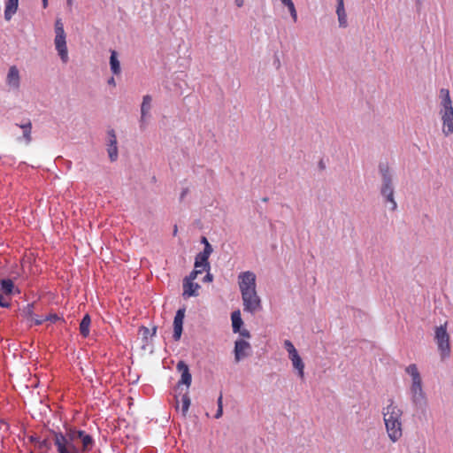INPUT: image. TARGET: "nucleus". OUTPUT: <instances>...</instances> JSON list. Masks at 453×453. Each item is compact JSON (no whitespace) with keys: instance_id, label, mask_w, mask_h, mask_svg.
Masks as SVG:
<instances>
[{"instance_id":"obj_10","label":"nucleus","mask_w":453,"mask_h":453,"mask_svg":"<svg viewBox=\"0 0 453 453\" xmlns=\"http://www.w3.org/2000/svg\"><path fill=\"white\" fill-rule=\"evenodd\" d=\"M256 279V274L251 271L241 273L238 275V285L241 294L257 290Z\"/></svg>"},{"instance_id":"obj_38","label":"nucleus","mask_w":453,"mask_h":453,"mask_svg":"<svg viewBox=\"0 0 453 453\" xmlns=\"http://www.w3.org/2000/svg\"><path fill=\"white\" fill-rule=\"evenodd\" d=\"M207 273L203 278L204 282H211L213 280V275L210 273V271H206Z\"/></svg>"},{"instance_id":"obj_36","label":"nucleus","mask_w":453,"mask_h":453,"mask_svg":"<svg viewBox=\"0 0 453 453\" xmlns=\"http://www.w3.org/2000/svg\"><path fill=\"white\" fill-rule=\"evenodd\" d=\"M44 319H45V321H50L52 323H55L57 321L60 320L61 319L58 315L54 313V314H49V315L45 316Z\"/></svg>"},{"instance_id":"obj_43","label":"nucleus","mask_w":453,"mask_h":453,"mask_svg":"<svg viewBox=\"0 0 453 453\" xmlns=\"http://www.w3.org/2000/svg\"><path fill=\"white\" fill-rule=\"evenodd\" d=\"M29 441H32V442H38L39 443L40 439L38 437H36V436H30Z\"/></svg>"},{"instance_id":"obj_1","label":"nucleus","mask_w":453,"mask_h":453,"mask_svg":"<svg viewBox=\"0 0 453 453\" xmlns=\"http://www.w3.org/2000/svg\"><path fill=\"white\" fill-rule=\"evenodd\" d=\"M385 428L392 442L398 441L403 436V411L395 404L394 399L388 400V403L381 411Z\"/></svg>"},{"instance_id":"obj_11","label":"nucleus","mask_w":453,"mask_h":453,"mask_svg":"<svg viewBox=\"0 0 453 453\" xmlns=\"http://www.w3.org/2000/svg\"><path fill=\"white\" fill-rule=\"evenodd\" d=\"M108 140L106 142L107 153L111 162H115L119 157L118 141L114 129L107 131Z\"/></svg>"},{"instance_id":"obj_46","label":"nucleus","mask_w":453,"mask_h":453,"mask_svg":"<svg viewBox=\"0 0 453 453\" xmlns=\"http://www.w3.org/2000/svg\"><path fill=\"white\" fill-rule=\"evenodd\" d=\"M42 7L47 8L48 6V0H42Z\"/></svg>"},{"instance_id":"obj_7","label":"nucleus","mask_w":453,"mask_h":453,"mask_svg":"<svg viewBox=\"0 0 453 453\" xmlns=\"http://www.w3.org/2000/svg\"><path fill=\"white\" fill-rule=\"evenodd\" d=\"M379 173L381 176V196H388V195H395V188L393 184V172L387 162L380 163Z\"/></svg>"},{"instance_id":"obj_15","label":"nucleus","mask_w":453,"mask_h":453,"mask_svg":"<svg viewBox=\"0 0 453 453\" xmlns=\"http://www.w3.org/2000/svg\"><path fill=\"white\" fill-rule=\"evenodd\" d=\"M6 84L12 89H19L20 86L19 71L16 65H12L6 76Z\"/></svg>"},{"instance_id":"obj_30","label":"nucleus","mask_w":453,"mask_h":453,"mask_svg":"<svg viewBox=\"0 0 453 453\" xmlns=\"http://www.w3.org/2000/svg\"><path fill=\"white\" fill-rule=\"evenodd\" d=\"M181 403H182V406H181L182 413L185 415L190 406V398H189L188 393H186L182 395Z\"/></svg>"},{"instance_id":"obj_33","label":"nucleus","mask_w":453,"mask_h":453,"mask_svg":"<svg viewBox=\"0 0 453 453\" xmlns=\"http://www.w3.org/2000/svg\"><path fill=\"white\" fill-rule=\"evenodd\" d=\"M11 306L10 296L0 293V307L9 308Z\"/></svg>"},{"instance_id":"obj_27","label":"nucleus","mask_w":453,"mask_h":453,"mask_svg":"<svg viewBox=\"0 0 453 453\" xmlns=\"http://www.w3.org/2000/svg\"><path fill=\"white\" fill-rule=\"evenodd\" d=\"M34 310H35V303H27L23 309L21 310V315L24 319H27L28 322L30 319H34Z\"/></svg>"},{"instance_id":"obj_3","label":"nucleus","mask_w":453,"mask_h":453,"mask_svg":"<svg viewBox=\"0 0 453 453\" xmlns=\"http://www.w3.org/2000/svg\"><path fill=\"white\" fill-rule=\"evenodd\" d=\"M405 372L409 374L411 379L410 395L412 403L416 407L425 406L426 404V396L423 389L422 379L417 365H409L405 368Z\"/></svg>"},{"instance_id":"obj_24","label":"nucleus","mask_w":453,"mask_h":453,"mask_svg":"<svg viewBox=\"0 0 453 453\" xmlns=\"http://www.w3.org/2000/svg\"><path fill=\"white\" fill-rule=\"evenodd\" d=\"M195 267L201 269L203 272L210 271L211 265L209 263V258L204 257L203 256L198 253L195 258Z\"/></svg>"},{"instance_id":"obj_47","label":"nucleus","mask_w":453,"mask_h":453,"mask_svg":"<svg viewBox=\"0 0 453 453\" xmlns=\"http://www.w3.org/2000/svg\"><path fill=\"white\" fill-rule=\"evenodd\" d=\"M187 192H188V189H184V190L182 191L181 196H180V198H181V199L185 196V195L187 194Z\"/></svg>"},{"instance_id":"obj_42","label":"nucleus","mask_w":453,"mask_h":453,"mask_svg":"<svg viewBox=\"0 0 453 453\" xmlns=\"http://www.w3.org/2000/svg\"><path fill=\"white\" fill-rule=\"evenodd\" d=\"M234 4L237 7H242L244 4V0H234Z\"/></svg>"},{"instance_id":"obj_8","label":"nucleus","mask_w":453,"mask_h":453,"mask_svg":"<svg viewBox=\"0 0 453 453\" xmlns=\"http://www.w3.org/2000/svg\"><path fill=\"white\" fill-rule=\"evenodd\" d=\"M242 299L244 311L254 314L262 308L261 299L258 296L257 290L242 293Z\"/></svg>"},{"instance_id":"obj_48","label":"nucleus","mask_w":453,"mask_h":453,"mask_svg":"<svg viewBox=\"0 0 453 453\" xmlns=\"http://www.w3.org/2000/svg\"><path fill=\"white\" fill-rule=\"evenodd\" d=\"M68 5H72L73 0H66Z\"/></svg>"},{"instance_id":"obj_4","label":"nucleus","mask_w":453,"mask_h":453,"mask_svg":"<svg viewBox=\"0 0 453 453\" xmlns=\"http://www.w3.org/2000/svg\"><path fill=\"white\" fill-rule=\"evenodd\" d=\"M53 443L57 453H82L78 444L74 441L68 429L65 433L56 432L53 434Z\"/></svg>"},{"instance_id":"obj_12","label":"nucleus","mask_w":453,"mask_h":453,"mask_svg":"<svg viewBox=\"0 0 453 453\" xmlns=\"http://www.w3.org/2000/svg\"><path fill=\"white\" fill-rule=\"evenodd\" d=\"M152 106V97L150 95H146L142 97V103L141 105V118H140V127L144 129L147 126L148 119L150 118V110Z\"/></svg>"},{"instance_id":"obj_34","label":"nucleus","mask_w":453,"mask_h":453,"mask_svg":"<svg viewBox=\"0 0 453 453\" xmlns=\"http://www.w3.org/2000/svg\"><path fill=\"white\" fill-rule=\"evenodd\" d=\"M202 273L203 271L201 269L195 267L194 270L189 273V275L187 276L184 280L194 281L196 279L197 275Z\"/></svg>"},{"instance_id":"obj_29","label":"nucleus","mask_w":453,"mask_h":453,"mask_svg":"<svg viewBox=\"0 0 453 453\" xmlns=\"http://www.w3.org/2000/svg\"><path fill=\"white\" fill-rule=\"evenodd\" d=\"M384 199V202L387 203H389V210L391 211H395L397 209V203L395 199V195H388V196H382Z\"/></svg>"},{"instance_id":"obj_37","label":"nucleus","mask_w":453,"mask_h":453,"mask_svg":"<svg viewBox=\"0 0 453 453\" xmlns=\"http://www.w3.org/2000/svg\"><path fill=\"white\" fill-rule=\"evenodd\" d=\"M240 336L243 337V338H250V333L245 329V328H240V331L237 332Z\"/></svg>"},{"instance_id":"obj_28","label":"nucleus","mask_w":453,"mask_h":453,"mask_svg":"<svg viewBox=\"0 0 453 453\" xmlns=\"http://www.w3.org/2000/svg\"><path fill=\"white\" fill-rule=\"evenodd\" d=\"M282 4L288 7L290 16L294 22L297 21V12L292 0H280Z\"/></svg>"},{"instance_id":"obj_13","label":"nucleus","mask_w":453,"mask_h":453,"mask_svg":"<svg viewBox=\"0 0 453 453\" xmlns=\"http://www.w3.org/2000/svg\"><path fill=\"white\" fill-rule=\"evenodd\" d=\"M251 351V346L250 342L245 340H237L234 343V359L235 362H240L242 359L247 357Z\"/></svg>"},{"instance_id":"obj_16","label":"nucleus","mask_w":453,"mask_h":453,"mask_svg":"<svg viewBox=\"0 0 453 453\" xmlns=\"http://www.w3.org/2000/svg\"><path fill=\"white\" fill-rule=\"evenodd\" d=\"M176 368L181 373L180 380L178 384H184L187 388H189L192 382V376L189 372L188 365L184 361H179Z\"/></svg>"},{"instance_id":"obj_25","label":"nucleus","mask_w":453,"mask_h":453,"mask_svg":"<svg viewBox=\"0 0 453 453\" xmlns=\"http://www.w3.org/2000/svg\"><path fill=\"white\" fill-rule=\"evenodd\" d=\"M90 323H91L90 316L88 314H86L82 318V319L80 323V333L83 337L88 336L89 332H90V330H89Z\"/></svg>"},{"instance_id":"obj_44","label":"nucleus","mask_w":453,"mask_h":453,"mask_svg":"<svg viewBox=\"0 0 453 453\" xmlns=\"http://www.w3.org/2000/svg\"><path fill=\"white\" fill-rule=\"evenodd\" d=\"M108 84H109V85H111V86H115V85H116V82H115V80H114V78H113V77H111V78H110V79L108 80Z\"/></svg>"},{"instance_id":"obj_39","label":"nucleus","mask_w":453,"mask_h":453,"mask_svg":"<svg viewBox=\"0 0 453 453\" xmlns=\"http://www.w3.org/2000/svg\"><path fill=\"white\" fill-rule=\"evenodd\" d=\"M223 415V407L219 406L215 414V418H219Z\"/></svg>"},{"instance_id":"obj_26","label":"nucleus","mask_w":453,"mask_h":453,"mask_svg":"<svg viewBox=\"0 0 453 453\" xmlns=\"http://www.w3.org/2000/svg\"><path fill=\"white\" fill-rule=\"evenodd\" d=\"M110 66L111 71L113 74L118 75L121 72L120 63L117 58V53L115 50H112L110 57Z\"/></svg>"},{"instance_id":"obj_40","label":"nucleus","mask_w":453,"mask_h":453,"mask_svg":"<svg viewBox=\"0 0 453 453\" xmlns=\"http://www.w3.org/2000/svg\"><path fill=\"white\" fill-rule=\"evenodd\" d=\"M38 444H39V448H47L48 441L47 440L39 441Z\"/></svg>"},{"instance_id":"obj_32","label":"nucleus","mask_w":453,"mask_h":453,"mask_svg":"<svg viewBox=\"0 0 453 453\" xmlns=\"http://www.w3.org/2000/svg\"><path fill=\"white\" fill-rule=\"evenodd\" d=\"M45 321L44 317L38 316L34 314V319H30L28 321L29 326H32L33 325L40 326Z\"/></svg>"},{"instance_id":"obj_2","label":"nucleus","mask_w":453,"mask_h":453,"mask_svg":"<svg viewBox=\"0 0 453 453\" xmlns=\"http://www.w3.org/2000/svg\"><path fill=\"white\" fill-rule=\"evenodd\" d=\"M439 115L442 122V133L445 136L453 134V103L448 88H441L439 92Z\"/></svg>"},{"instance_id":"obj_21","label":"nucleus","mask_w":453,"mask_h":453,"mask_svg":"<svg viewBox=\"0 0 453 453\" xmlns=\"http://www.w3.org/2000/svg\"><path fill=\"white\" fill-rule=\"evenodd\" d=\"M288 358L290 359L293 368L296 371L297 375L300 379L304 378V363L303 359L301 358L299 353H296L292 356H289Z\"/></svg>"},{"instance_id":"obj_18","label":"nucleus","mask_w":453,"mask_h":453,"mask_svg":"<svg viewBox=\"0 0 453 453\" xmlns=\"http://www.w3.org/2000/svg\"><path fill=\"white\" fill-rule=\"evenodd\" d=\"M0 293L11 296L13 294H19V290L15 287L12 280L0 279Z\"/></svg>"},{"instance_id":"obj_23","label":"nucleus","mask_w":453,"mask_h":453,"mask_svg":"<svg viewBox=\"0 0 453 453\" xmlns=\"http://www.w3.org/2000/svg\"><path fill=\"white\" fill-rule=\"evenodd\" d=\"M231 320H232L233 332L236 334L238 331H240V328L243 325L241 311L239 310L232 312Z\"/></svg>"},{"instance_id":"obj_20","label":"nucleus","mask_w":453,"mask_h":453,"mask_svg":"<svg viewBox=\"0 0 453 453\" xmlns=\"http://www.w3.org/2000/svg\"><path fill=\"white\" fill-rule=\"evenodd\" d=\"M200 285L194 281L183 280V293L184 298L197 296Z\"/></svg>"},{"instance_id":"obj_19","label":"nucleus","mask_w":453,"mask_h":453,"mask_svg":"<svg viewBox=\"0 0 453 453\" xmlns=\"http://www.w3.org/2000/svg\"><path fill=\"white\" fill-rule=\"evenodd\" d=\"M336 15L341 28H346L348 27L347 13L344 7V0H336Z\"/></svg>"},{"instance_id":"obj_14","label":"nucleus","mask_w":453,"mask_h":453,"mask_svg":"<svg viewBox=\"0 0 453 453\" xmlns=\"http://www.w3.org/2000/svg\"><path fill=\"white\" fill-rule=\"evenodd\" d=\"M185 318V309H179L174 316L173 319V338L174 341H179L180 339L182 329H183V321Z\"/></svg>"},{"instance_id":"obj_17","label":"nucleus","mask_w":453,"mask_h":453,"mask_svg":"<svg viewBox=\"0 0 453 453\" xmlns=\"http://www.w3.org/2000/svg\"><path fill=\"white\" fill-rule=\"evenodd\" d=\"M22 130V136L18 137L17 140L20 142H25L27 145L32 142V123L29 119L21 124H16Z\"/></svg>"},{"instance_id":"obj_5","label":"nucleus","mask_w":453,"mask_h":453,"mask_svg":"<svg viewBox=\"0 0 453 453\" xmlns=\"http://www.w3.org/2000/svg\"><path fill=\"white\" fill-rule=\"evenodd\" d=\"M55 39L54 44L56 50L64 64H66L69 60L68 50L66 45V35L64 29V25L60 19H58L55 22Z\"/></svg>"},{"instance_id":"obj_9","label":"nucleus","mask_w":453,"mask_h":453,"mask_svg":"<svg viewBox=\"0 0 453 453\" xmlns=\"http://www.w3.org/2000/svg\"><path fill=\"white\" fill-rule=\"evenodd\" d=\"M69 430L76 443L78 441H81V447H80V449L81 450H82V453L88 452L92 449L94 446V439L90 434H87L83 430H79L75 427H70Z\"/></svg>"},{"instance_id":"obj_6","label":"nucleus","mask_w":453,"mask_h":453,"mask_svg":"<svg viewBox=\"0 0 453 453\" xmlns=\"http://www.w3.org/2000/svg\"><path fill=\"white\" fill-rule=\"evenodd\" d=\"M434 340L438 351L442 360L449 358L451 353L449 334L447 331V322L444 325L436 326L434 330Z\"/></svg>"},{"instance_id":"obj_41","label":"nucleus","mask_w":453,"mask_h":453,"mask_svg":"<svg viewBox=\"0 0 453 453\" xmlns=\"http://www.w3.org/2000/svg\"><path fill=\"white\" fill-rule=\"evenodd\" d=\"M217 404H218V407L219 406L223 407V397H222L221 394H220V395L219 396V398L217 400Z\"/></svg>"},{"instance_id":"obj_35","label":"nucleus","mask_w":453,"mask_h":453,"mask_svg":"<svg viewBox=\"0 0 453 453\" xmlns=\"http://www.w3.org/2000/svg\"><path fill=\"white\" fill-rule=\"evenodd\" d=\"M213 250L211 244H207L204 246L203 250L202 252H199L200 255L203 256L204 257L209 258L211 254L212 253Z\"/></svg>"},{"instance_id":"obj_49","label":"nucleus","mask_w":453,"mask_h":453,"mask_svg":"<svg viewBox=\"0 0 453 453\" xmlns=\"http://www.w3.org/2000/svg\"><path fill=\"white\" fill-rule=\"evenodd\" d=\"M29 453H33V452H29Z\"/></svg>"},{"instance_id":"obj_45","label":"nucleus","mask_w":453,"mask_h":453,"mask_svg":"<svg viewBox=\"0 0 453 453\" xmlns=\"http://www.w3.org/2000/svg\"><path fill=\"white\" fill-rule=\"evenodd\" d=\"M201 242H202V243L204 244V246L207 244H210V242H208L206 237H203Z\"/></svg>"},{"instance_id":"obj_31","label":"nucleus","mask_w":453,"mask_h":453,"mask_svg":"<svg viewBox=\"0 0 453 453\" xmlns=\"http://www.w3.org/2000/svg\"><path fill=\"white\" fill-rule=\"evenodd\" d=\"M284 348L287 350L288 357L298 352L294 344L289 340L284 341Z\"/></svg>"},{"instance_id":"obj_22","label":"nucleus","mask_w":453,"mask_h":453,"mask_svg":"<svg viewBox=\"0 0 453 453\" xmlns=\"http://www.w3.org/2000/svg\"><path fill=\"white\" fill-rule=\"evenodd\" d=\"M19 8V0L4 1V19L10 21Z\"/></svg>"}]
</instances>
